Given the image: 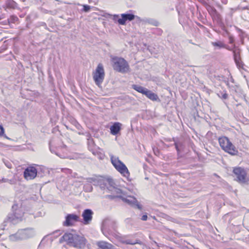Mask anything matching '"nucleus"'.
Instances as JSON below:
<instances>
[{
  "mask_svg": "<svg viewBox=\"0 0 249 249\" xmlns=\"http://www.w3.org/2000/svg\"><path fill=\"white\" fill-rule=\"evenodd\" d=\"M113 68L114 70L121 72H126L129 70V65L127 61L123 58L114 57L112 59Z\"/></svg>",
  "mask_w": 249,
  "mask_h": 249,
  "instance_id": "39448f33",
  "label": "nucleus"
},
{
  "mask_svg": "<svg viewBox=\"0 0 249 249\" xmlns=\"http://www.w3.org/2000/svg\"><path fill=\"white\" fill-rule=\"evenodd\" d=\"M22 2H24L26 0H20Z\"/></svg>",
  "mask_w": 249,
  "mask_h": 249,
  "instance_id": "a19ab883",
  "label": "nucleus"
},
{
  "mask_svg": "<svg viewBox=\"0 0 249 249\" xmlns=\"http://www.w3.org/2000/svg\"><path fill=\"white\" fill-rule=\"evenodd\" d=\"M225 48H226L227 49H228V50H229V51H232V52H233V50L234 49V48H233V49H231V48H230V47H226L225 46Z\"/></svg>",
  "mask_w": 249,
  "mask_h": 249,
  "instance_id": "c9c22d12",
  "label": "nucleus"
},
{
  "mask_svg": "<svg viewBox=\"0 0 249 249\" xmlns=\"http://www.w3.org/2000/svg\"><path fill=\"white\" fill-rule=\"evenodd\" d=\"M109 188H110L108 189V190L110 191L113 195L116 194V196L117 197H118L117 196H124L125 195L124 193L121 189L119 188L112 186H110Z\"/></svg>",
  "mask_w": 249,
  "mask_h": 249,
  "instance_id": "412c9836",
  "label": "nucleus"
},
{
  "mask_svg": "<svg viewBox=\"0 0 249 249\" xmlns=\"http://www.w3.org/2000/svg\"><path fill=\"white\" fill-rule=\"evenodd\" d=\"M233 41H234L233 38L232 37H230L229 39V43L230 44H232L233 43Z\"/></svg>",
  "mask_w": 249,
  "mask_h": 249,
  "instance_id": "473e14b6",
  "label": "nucleus"
},
{
  "mask_svg": "<svg viewBox=\"0 0 249 249\" xmlns=\"http://www.w3.org/2000/svg\"><path fill=\"white\" fill-rule=\"evenodd\" d=\"M11 184H14V181L13 180H10V182H9Z\"/></svg>",
  "mask_w": 249,
  "mask_h": 249,
  "instance_id": "58836bf2",
  "label": "nucleus"
},
{
  "mask_svg": "<svg viewBox=\"0 0 249 249\" xmlns=\"http://www.w3.org/2000/svg\"><path fill=\"white\" fill-rule=\"evenodd\" d=\"M33 15L34 16L35 18H36L37 17V13H33Z\"/></svg>",
  "mask_w": 249,
  "mask_h": 249,
  "instance_id": "e433bc0d",
  "label": "nucleus"
},
{
  "mask_svg": "<svg viewBox=\"0 0 249 249\" xmlns=\"http://www.w3.org/2000/svg\"><path fill=\"white\" fill-rule=\"evenodd\" d=\"M14 18H16V19H18L17 17H14Z\"/></svg>",
  "mask_w": 249,
  "mask_h": 249,
  "instance_id": "79ce46f5",
  "label": "nucleus"
},
{
  "mask_svg": "<svg viewBox=\"0 0 249 249\" xmlns=\"http://www.w3.org/2000/svg\"><path fill=\"white\" fill-rule=\"evenodd\" d=\"M110 157L111 162L115 168L128 180H130L129 179L130 173L125 165L119 160L118 157L112 155H110Z\"/></svg>",
  "mask_w": 249,
  "mask_h": 249,
  "instance_id": "7ed1b4c3",
  "label": "nucleus"
},
{
  "mask_svg": "<svg viewBox=\"0 0 249 249\" xmlns=\"http://www.w3.org/2000/svg\"><path fill=\"white\" fill-rule=\"evenodd\" d=\"M4 133V129L3 127L0 125V137L3 136Z\"/></svg>",
  "mask_w": 249,
  "mask_h": 249,
  "instance_id": "c85d7f7f",
  "label": "nucleus"
},
{
  "mask_svg": "<svg viewBox=\"0 0 249 249\" xmlns=\"http://www.w3.org/2000/svg\"><path fill=\"white\" fill-rule=\"evenodd\" d=\"M86 243L87 240L84 237L76 234L75 235L74 240L71 244V247L83 249L85 247Z\"/></svg>",
  "mask_w": 249,
  "mask_h": 249,
  "instance_id": "ddd939ff",
  "label": "nucleus"
},
{
  "mask_svg": "<svg viewBox=\"0 0 249 249\" xmlns=\"http://www.w3.org/2000/svg\"><path fill=\"white\" fill-rule=\"evenodd\" d=\"M228 95L225 93L222 95V98L224 99H226L228 98Z\"/></svg>",
  "mask_w": 249,
  "mask_h": 249,
  "instance_id": "2f4dec72",
  "label": "nucleus"
},
{
  "mask_svg": "<svg viewBox=\"0 0 249 249\" xmlns=\"http://www.w3.org/2000/svg\"><path fill=\"white\" fill-rule=\"evenodd\" d=\"M115 238L120 241L121 242L125 244L135 245L136 244H140V242L138 241V240L136 241H133L130 239H125L123 237H122L120 233L119 238Z\"/></svg>",
  "mask_w": 249,
  "mask_h": 249,
  "instance_id": "aec40b11",
  "label": "nucleus"
},
{
  "mask_svg": "<svg viewBox=\"0 0 249 249\" xmlns=\"http://www.w3.org/2000/svg\"><path fill=\"white\" fill-rule=\"evenodd\" d=\"M97 245L100 249H114L111 244L105 241H99L97 242Z\"/></svg>",
  "mask_w": 249,
  "mask_h": 249,
  "instance_id": "6ab92c4d",
  "label": "nucleus"
},
{
  "mask_svg": "<svg viewBox=\"0 0 249 249\" xmlns=\"http://www.w3.org/2000/svg\"><path fill=\"white\" fill-rule=\"evenodd\" d=\"M141 219L143 221H146L147 219V215L146 214H143L142 217Z\"/></svg>",
  "mask_w": 249,
  "mask_h": 249,
  "instance_id": "7c9ffc66",
  "label": "nucleus"
},
{
  "mask_svg": "<svg viewBox=\"0 0 249 249\" xmlns=\"http://www.w3.org/2000/svg\"><path fill=\"white\" fill-rule=\"evenodd\" d=\"M84 189L86 192H90L92 191L93 188L91 185L87 184L84 185Z\"/></svg>",
  "mask_w": 249,
  "mask_h": 249,
  "instance_id": "393cba45",
  "label": "nucleus"
},
{
  "mask_svg": "<svg viewBox=\"0 0 249 249\" xmlns=\"http://www.w3.org/2000/svg\"><path fill=\"white\" fill-rule=\"evenodd\" d=\"M212 44L213 46L217 47L218 48H222L225 47V45L222 42H220V41L212 42Z\"/></svg>",
  "mask_w": 249,
  "mask_h": 249,
  "instance_id": "b1692460",
  "label": "nucleus"
},
{
  "mask_svg": "<svg viewBox=\"0 0 249 249\" xmlns=\"http://www.w3.org/2000/svg\"><path fill=\"white\" fill-rule=\"evenodd\" d=\"M65 219L63 225L67 227L73 226L75 222L80 221V217L74 213L68 214Z\"/></svg>",
  "mask_w": 249,
  "mask_h": 249,
  "instance_id": "f8f14e48",
  "label": "nucleus"
},
{
  "mask_svg": "<svg viewBox=\"0 0 249 249\" xmlns=\"http://www.w3.org/2000/svg\"><path fill=\"white\" fill-rule=\"evenodd\" d=\"M76 234H73L71 233H65L63 236L60 238V241L62 242V240L67 243L68 245L71 246L74 240L75 235Z\"/></svg>",
  "mask_w": 249,
  "mask_h": 249,
  "instance_id": "dca6fc26",
  "label": "nucleus"
},
{
  "mask_svg": "<svg viewBox=\"0 0 249 249\" xmlns=\"http://www.w3.org/2000/svg\"><path fill=\"white\" fill-rule=\"evenodd\" d=\"M86 179L88 183H92L94 185H98L100 184V180L96 178H89Z\"/></svg>",
  "mask_w": 249,
  "mask_h": 249,
  "instance_id": "5701e85b",
  "label": "nucleus"
},
{
  "mask_svg": "<svg viewBox=\"0 0 249 249\" xmlns=\"http://www.w3.org/2000/svg\"><path fill=\"white\" fill-rule=\"evenodd\" d=\"M117 225L114 220L106 218L102 223L101 230L103 233L108 238L109 235H111L115 238H119V233L116 231Z\"/></svg>",
  "mask_w": 249,
  "mask_h": 249,
  "instance_id": "f257e3e1",
  "label": "nucleus"
},
{
  "mask_svg": "<svg viewBox=\"0 0 249 249\" xmlns=\"http://www.w3.org/2000/svg\"><path fill=\"white\" fill-rule=\"evenodd\" d=\"M148 22L152 25H153L155 26H158L159 24L158 21L153 19H148Z\"/></svg>",
  "mask_w": 249,
  "mask_h": 249,
  "instance_id": "bb28decb",
  "label": "nucleus"
},
{
  "mask_svg": "<svg viewBox=\"0 0 249 249\" xmlns=\"http://www.w3.org/2000/svg\"><path fill=\"white\" fill-rule=\"evenodd\" d=\"M89 3H91V0H88Z\"/></svg>",
  "mask_w": 249,
  "mask_h": 249,
  "instance_id": "ea45409f",
  "label": "nucleus"
},
{
  "mask_svg": "<svg viewBox=\"0 0 249 249\" xmlns=\"http://www.w3.org/2000/svg\"><path fill=\"white\" fill-rule=\"evenodd\" d=\"M92 78L96 85L101 87L105 79V71L104 66L102 63H99L95 70L92 72Z\"/></svg>",
  "mask_w": 249,
  "mask_h": 249,
  "instance_id": "20e7f679",
  "label": "nucleus"
},
{
  "mask_svg": "<svg viewBox=\"0 0 249 249\" xmlns=\"http://www.w3.org/2000/svg\"><path fill=\"white\" fill-rule=\"evenodd\" d=\"M233 172L237 178V180L240 183H245L248 181L246 170L240 167H235Z\"/></svg>",
  "mask_w": 249,
  "mask_h": 249,
  "instance_id": "9d476101",
  "label": "nucleus"
},
{
  "mask_svg": "<svg viewBox=\"0 0 249 249\" xmlns=\"http://www.w3.org/2000/svg\"><path fill=\"white\" fill-rule=\"evenodd\" d=\"M117 196L121 198L124 202L127 203L129 205L136 207L139 210L142 209V205L138 202L135 197L130 196H128L126 197L123 196Z\"/></svg>",
  "mask_w": 249,
  "mask_h": 249,
  "instance_id": "9b49d317",
  "label": "nucleus"
},
{
  "mask_svg": "<svg viewBox=\"0 0 249 249\" xmlns=\"http://www.w3.org/2000/svg\"><path fill=\"white\" fill-rule=\"evenodd\" d=\"M36 231L33 228H26L18 230L16 233L9 236V239L12 241H17L27 239L34 237Z\"/></svg>",
  "mask_w": 249,
  "mask_h": 249,
  "instance_id": "f03ea898",
  "label": "nucleus"
},
{
  "mask_svg": "<svg viewBox=\"0 0 249 249\" xmlns=\"http://www.w3.org/2000/svg\"><path fill=\"white\" fill-rule=\"evenodd\" d=\"M90 9V6L88 5H83V11L85 12H88Z\"/></svg>",
  "mask_w": 249,
  "mask_h": 249,
  "instance_id": "cd10ccee",
  "label": "nucleus"
},
{
  "mask_svg": "<svg viewBox=\"0 0 249 249\" xmlns=\"http://www.w3.org/2000/svg\"><path fill=\"white\" fill-rule=\"evenodd\" d=\"M3 136L4 138H5L6 139H10V138H8L7 136H6V135H4V134L3 135Z\"/></svg>",
  "mask_w": 249,
  "mask_h": 249,
  "instance_id": "4c0bfd02",
  "label": "nucleus"
},
{
  "mask_svg": "<svg viewBox=\"0 0 249 249\" xmlns=\"http://www.w3.org/2000/svg\"><path fill=\"white\" fill-rule=\"evenodd\" d=\"M218 142L221 148L225 152L231 155H235L237 153V150L235 146L226 137H222L219 138Z\"/></svg>",
  "mask_w": 249,
  "mask_h": 249,
  "instance_id": "423d86ee",
  "label": "nucleus"
},
{
  "mask_svg": "<svg viewBox=\"0 0 249 249\" xmlns=\"http://www.w3.org/2000/svg\"><path fill=\"white\" fill-rule=\"evenodd\" d=\"M222 3L226 4L228 2V0H221Z\"/></svg>",
  "mask_w": 249,
  "mask_h": 249,
  "instance_id": "f704fd0d",
  "label": "nucleus"
},
{
  "mask_svg": "<svg viewBox=\"0 0 249 249\" xmlns=\"http://www.w3.org/2000/svg\"><path fill=\"white\" fill-rule=\"evenodd\" d=\"M174 145L175 146V147H176V149L178 153L179 151V143L178 142H175Z\"/></svg>",
  "mask_w": 249,
  "mask_h": 249,
  "instance_id": "c756f323",
  "label": "nucleus"
},
{
  "mask_svg": "<svg viewBox=\"0 0 249 249\" xmlns=\"http://www.w3.org/2000/svg\"><path fill=\"white\" fill-rule=\"evenodd\" d=\"M13 214L8 217V221L15 224L23 220L24 212L23 209L21 207L18 208L17 204L12 206Z\"/></svg>",
  "mask_w": 249,
  "mask_h": 249,
  "instance_id": "0eeeda50",
  "label": "nucleus"
},
{
  "mask_svg": "<svg viewBox=\"0 0 249 249\" xmlns=\"http://www.w3.org/2000/svg\"><path fill=\"white\" fill-rule=\"evenodd\" d=\"M50 149L52 153H54L55 155H56L60 158H64L65 157L64 156H62V155H59L57 152H56L53 149L52 146L51 145V142L50 143Z\"/></svg>",
  "mask_w": 249,
  "mask_h": 249,
  "instance_id": "a878e982",
  "label": "nucleus"
},
{
  "mask_svg": "<svg viewBox=\"0 0 249 249\" xmlns=\"http://www.w3.org/2000/svg\"><path fill=\"white\" fill-rule=\"evenodd\" d=\"M132 87L134 89L145 95L148 99L152 101H156L159 99L157 94L144 87L139 85H133Z\"/></svg>",
  "mask_w": 249,
  "mask_h": 249,
  "instance_id": "1a4fd4ad",
  "label": "nucleus"
},
{
  "mask_svg": "<svg viewBox=\"0 0 249 249\" xmlns=\"http://www.w3.org/2000/svg\"><path fill=\"white\" fill-rule=\"evenodd\" d=\"M112 20L115 22H118L119 24L124 25L127 21H131L134 20L136 17L133 14L125 13L121 15H113Z\"/></svg>",
  "mask_w": 249,
  "mask_h": 249,
  "instance_id": "6e6552de",
  "label": "nucleus"
},
{
  "mask_svg": "<svg viewBox=\"0 0 249 249\" xmlns=\"http://www.w3.org/2000/svg\"><path fill=\"white\" fill-rule=\"evenodd\" d=\"M6 4L9 8L16 9L18 7V4L13 0H7Z\"/></svg>",
  "mask_w": 249,
  "mask_h": 249,
  "instance_id": "4be33fe9",
  "label": "nucleus"
},
{
  "mask_svg": "<svg viewBox=\"0 0 249 249\" xmlns=\"http://www.w3.org/2000/svg\"><path fill=\"white\" fill-rule=\"evenodd\" d=\"M240 50L234 45V49L233 50V58L235 63L238 67H241L242 65L241 58L240 56Z\"/></svg>",
  "mask_w": 249,
  "mask_h": 249,
  "instance_id": "f3484780",
  "label": "nucleus"
},
{
  "mask_svg": "<svg viewBox=\"0 0 249 249\" xmlns=\"http://www.w3.org/2000/svg\"><path fill=\"white\" fill-rule=\"evenodd\" d=\"M37 175V170L33 166L27 167L24 171V177L28 180L34 179Z\"/></svg>",
  "mask_w": 249,
  "mask_h": 249,
  "instance_id": "4468645a",
  "label": "nucleus"
},
{
  "mask_svg": "<svg viewBox=\"0 0 249 249\" xmlns=\"http://www.w3.org/2000/svg\"><path fill=\"white\" fill-rule=\"evenodd\" d=\"M40 26H45V27H47V25H46V23L44 22H41L40 23Z\"/></svg>",
  "mask_w": 249,
  "mask_h": 249,
  "instance_id": "72a5a7b5",
  "label": "nucleus"
},
{
  "mask_svg": "<svg viewBox=\"0 0 249 249\" xmlns=\"http://www.w3.org/2000/svg\"><path fill=\"white\" fill-rule=\"evenodd\" d=\"M93 214V212L90 209H87L83 211L82 216L83 218V223L85 225L89 224L91 222Z\"/></svg>",
  "mask_w": 249,
  "mask_h": 249,
  "instance_id": "2eb2a0df",
  "label": "nucleus"
},
{
  "mask_svg": "<svg viewBox=\"0 0 249 249\" xmlns=\"http://www.w3.org/2000/svg\"><path fill=\"white\" fill-rule=\"evenodd\" d=\"M122 124L119 122L114 123L110 127V133L113 135H117L121 129Z\"/></svg>",
  "mask_w": 249,
  "mask_h": 249,
  "instance_id": "a211bd4d",
  "label": "nucleus"
}]
</instances>
